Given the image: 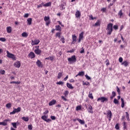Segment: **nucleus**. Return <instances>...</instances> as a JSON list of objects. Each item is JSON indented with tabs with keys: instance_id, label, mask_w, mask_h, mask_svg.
I'll use <instances>...</instances> for the list:
<instances>
[{
	"instance_id": "5",
	"label": "nucleus",
	"mask_w": 130,
	"mask_h": 130,
	"mask_svg": "<svg viewBox=\"0 0 130 130\" xmlns=\"http://www.w3.org/2000/svg\"><path fill=\"white\" fill-rule=\"evenodd\" d=\"M97 101H101L102 103L106 102V101H108V98L106 97L101 96L98 99Z\"/></svg>"
},
{
	"instance_id": "56",
	"label": "nucleus",
	"mask_w": 130,
	"mask_h": 130,
	"mask_svg": "<svg viewBox=\"0 0 130 130\" xmlns=\"http://www.w3.org/2000/svg\"><path fill=\"white\" fill-rule=\"evenodd\" d=\"M85 78H86V79H87V80H91V77H89V76H88V75H85Z\"/></svg>"
},
{
	"instance_id": "38",
	"label": "nucleus",
	"mask_w": 130,
	"mask_h": 130,
	"mask_svg": "<svg viewBox=\"0 0 130 130\" xmlns=\"http://www.w3.org/2000/svg\"><path fill=\"white\" fill-rule=\"evenodd\" d=\"M81 109H82V107H81V106H78L76 108V110L77 111H79V110H81Z\"/></svg>"
},
{
	"instance_id": "15",
	"label": "nucleus",
	"mask_w": 130,
	"mask_h": 130,
	"mask_svg": "<svg viewBox=\"0 0 130 130\" xmlns=\"http://www.w3.org/2000/svg\"><path fill=\"white\" fill-rule=\"evenodd\" d=\"M28 56L30 58H35V54L33 52H30L28 54Z\"/></svg>"
},
{
	"instance_id": "37",
	"label": "nucleus",
	"mask_w": 130,
	"mask_h": 130,
	"mask_svg": "<svg viewBox=\"0 0 130 130\" xmlns=\"http://www.w3.org/2000/svg\"><path fill=\"white\" fill-rule=\"evenodd\" d=\"M61 35V33L58 32L56 34V37H58V38H60V36Z\"/></svg>"
},
{
	"instance_id": "40",
	"label": "nucleus",
	"mask_w": 130,
	"mask_h": 130,
	"mask_svg": "<svg viewBox=\"0 0 130 130\" xmlns=\"http://www.w3.org/2000/svg\"><path fill=\"white\" fill-rule=\"evenodd\" d=\"M11 124H12V125H13V126L14 128H17V123L13 122V123H12Z\"/></svg>"
},
{
	"instance_id": "6",
	"label": "nucleus",
	"mask_w": 130,
	"mask_h": 130,
	"mask_svg": "<svg viewBox=\"0 0 130 130\" xmlns=\"http://www.w3.org/2000/svg\"><path fill=\"white\" fill-rule=\"evenodd\" d=\"M42 119L43 120H44V121H46V122H51V119H48V115H44L43 116L41 117Z\"/></svg>"
},
{
	"instance_id": "62",
	"label": "nucleus",
	"mask_w": 130,
	"mask_h": 130,
	"mask_svg": "<svg viewBox=\"0 0 130 130\" xmlns=\"http://www.w3.org/2000/svg\"><path fill=\"white\" fill-rule=\"evenodd\" d=\"M102 12H106V8H103L101 9Z\"/></svg>"
},
{
	"instance_id": "45",
	"label": "nucleus",
	"mask_w": 130,
	"mask_h": 130,
	"mask_svg": "<svg viewBox=\"0 0 130 130\" xmlns=\"http://www.w3.org/2000/svg\"><path fill=\"white\" fill-rule=\"evenodd\" d=\"M61 98L62 100H63L64 101H68V99H67V98H66V96H61Z\"/></svg>"
},
{
	"instance_id": "64",
	"label": "nucleus",
	"mask_w": 130,
	"mask_h": 130,
	"mask_svg": "<svg viewBox=\"0 0 130 130\" xmlns=\"http://www.w3.org/2000/svg\"><path fill=\"white\" fill-rule=\"evenodd\" d=\"M83 85H86V86H88V85H90V83L85 82V83H83Z\"/></svg>"
},
{
	"instance_id": "2",
	"label": "nucleus",
	"mask_w": 130,
	"mask_h": 130,
	"mask_svg": "<svg viewBox=\"0 0 130 130\" xmlns=\"http://www.w3.org/2000/svg\"><path fill=\"white\" fill-rule=\"evenodd\" d=\"M68 60L70 63L72 64L73 62H76L77 61V58H76V55H72L71 57H69Z\"/></svg>"
},
{
	"instance_id": "1",
	"label": "nucleus",
	"mask_w": 130,
	"mask_h": 130,
	"mask_svg": "<svg viewBox=\"0 0 130 130\" xmlns=\"http://www.w3.org/2000/svg\"><path fill=\"white\" fill-rule=\"evenodd\" d=\"M113 24L110 23L107 25V28L106 29L107 31V34L108 35H111L112 31H113Z\"/></svg>"
},
{
	"instance_id": "59",
	"label": "nucleus",
	"mask_w": 130,
	"mask_h": 130,
	"mask_svg": "<svg viewBox=\"0 0 130 130\" xmlns=\"http://www.w3.org/2000/svg\"><path fill=\"white\" fill-rule=\"evenodd\" d=\"M85 52V51L84 50V48H82L81 51H80V53H84Z\"/></svg>"
},
{
	"instance_id": "49",
	"label": "nucleus",
	"mask_w": 130,
	"mask_h": 130,
	"mask_svg": "<svg viewBox=\"0 0 130 130\" xmlns=\"http://www.w3.org/2000/svg\"><path fill=\"white\" fill-rule=\"evenodd\" d=\"M63 94L64 95L65 97H67V95H69V91L66 90V91L64 92Z\"/></svg>"
},
{
	"instance_id": "32",
	"label": "nucleus",
	"mask_w": 130,
	"mask_h": 130,
	"mask_svg": "<svg viewBox=\"0 0 130 130\" xmlns=\"http://www.w3.org/2000/svg\"><path fill=\"white\" fill-rule=\"evenodd\" d=\"M10 84H16L17 85H19L21 84L20 81H12L10 82Z\"/></svg>"
},
{
	"instance_id": "16",
	"label": "nucleus",
	"mask_w": 130,
	"mask_h": 130,
	"mask_svg": "<svg viewBox=\"0 0 130 130\" xmlns=\"http://www.w3.org/2000/svg\"><path fill=\"white\" fill-rule=\"evenodd\" d=\"M87 111L89 113H93V108L92 107V106H89V107L87 109Z\"/></svg>"
},
{
	"instance_id": "47",
	"label": "nucleus",
	"mask_w": 130,
	"mask_h": 130,
	"mask_svg": "<svg viewBox=\"0 0 130 130\" xmlns=\"http://www.w3.org/2000/svg\"><path fill=\"white\" fill-rule=\"evenodd\" d=\"M50 118L52 120H55L56 119V117L54 116H51Z\"/></svg>"
},
{
	"instance_id": "8",
	"label": "nucleus",
	"mask_w": 130,
	"mask_h": 130,
	"mask_svg": "<svg viewBox=\"0 0 130 130\" xmlns=\"http://www.w3.org/2000/svg\"><path fill=\"white\" fill-rule=\"evenodd\" d=\"M107 118H108L109 120L110 121L111 120V117L112 116V113H111L110 110H108L107 112Z\"/></svg>"
},
{
	"instance_id": "4",
	"label": "nucleus",
	"mask_w": 130,
	"mask_h": 130,
	"mask_svg": "<svg viewBox=\"0 0 130 130\" xmlns=\"http://www.w3.org/2000/svg\"><path fill=\"white\" fill-rule=\"evenodd\" d=\"M35 47L36 49H35L34 51L36 54H37V55L41 54L42 51L39 49V46H36Z\"/></svg>"
},
{
	"instance_id": "34",
	"label": "nucleus",
	"mask_w": 130,
	"mask_h": 130,
	"mask_svg": "<svg viewBox=\"0 0 130 130\" xmlns=\"http://www.w3.org/2000/svg\"><path fill=\"white\" fill-rule=\"evenodd\" d=\"M21 36L22 37H28V34L26 32H24L21 34Z\"/></svg>"
},
{
	"instance_id": "58",
	"label": "nucleus",
	"mask_w": 130,
	"mask_h": 130,
	"mask_svg": "<svg viewBox=\"0 0 130 130\" xmlns=\"http://www.w3.org/2000/svg\"><path fill=\"white\" fill-rule=\"evenodd\" d=\"M123 60V59H122V57H120L119 58V62H122V61Z\"/></svg>"
},
{
	"instance_id": "55",
	"label": "nucleus",
	"mask_w": 130,
	"mask_h": 130,
	"mask_svg": "<svg viewBox=\"0 0 130 130\" xmlns=\"http://www.w3.org/2000/svg\"><path fill=\"white\" fill-rule=\"evenodd\" d=\"M28 128L29 129V130H32V125L30 124V125H28V126H27Z\"/></svg>"
},
{
	"instance_id": "54",
	"label": "nucleus",
	"mask_w": 130,
	"mask_h": 130,
	"mask_svg": "<svg viewBox=\"0 0 130 130\" xmlns=\"http://www.w3.org/2000/svg\"><path fill=\"white\" fill-rule=\"evenodd\" d=\"M49 112L48 111V110H46L45 112L43 113V115H45L46 114H48Z\"/></svg>"
},
{
	"instance_id": "60",
	"label": "nucleus",
	"mask_w": 130,
	"mask_h": 130,
	"mask_svg": "<svg viewBox=\"0 0 130 130\" xmlns=\"http://www.w3.org/2000/svg\"><path fill=\"white\" fill-rule=\"evenodd\" d=\"M116 129H119V126H118V124H116L115 125Z\"/></svg>"
},
{
	"instance_id": "48",
	"label": "nucleus",
	"mask_w": 130,
	"mask_h": 130,
	"mask_svg": "<svg viewBox=\"0 0 130 130\" xmlns=\"http://www.w3.org/2000/svg\"><path fill=\"white\" fill-rule=\"evenodd\" d=\"M45 22H46V25L47 26H49V24H50V20H47V21H45Z\"/></svg>"
},
{
	"instance_id": "63",
	"label": "nucleus",
	"mask_w": 130,
	"mask_h": 130,
	"mask_svg": "<svg viewBox=\"0 0 130 130\" xmlns=\"http://www.w3.org/2000/svg\"><path fill=\"white\" fill-rule=\"evenodd\" d=\"M117 91L119 94L120 93V89L117 86Z\"/></svg>"
},
{
	"instance_id": "39",
	"label": "nucleus",
	"mask_w": 130,
	"mask_h": 130,
	"mask_svg": "<svg viewBox=\"0 0 130 130\" xmlns=\"http://www.w3.org/2000/svg\"><path fill=\"white\" fill-rule=\"evenodd\" d=\"M62 77V73L61 72H60L58 74L57 78L58 79H60Z\"/></svg>"
},
{
	"instance_id": "53",
	"label": "nucleus",
	"mask_w": 130,
	"mask_h": 130,
	"mask_svg": "<svg viewBox=\"0 0 130 130\" xmlns=\"http://www.w3.org/2000/svg\"><path fill=\"white\" fill-rule=\"evenodd\" d=\"M113 29H114L115 30H117V29H118V26L116 25H114Z\"/></svg>"
},
{
	"instance_id": "22",
	"label": "nucleus",
	"mask_w": 130,
	"mask_h": 130,
	"mask_svg": "<svg viewBox=\"0 0 130 130\" xmlns=\"http://www.w3.org/2000/svg\"><path fill=\"white\" fill-rule=\"evenodd\" d=\"M61 10L62 11L66 9V3H64L63 4H61L60 5Z\"/></svg>"
},
{
	"instance_id": "12",
	"label": "nucleus",
	"mask_w": 130,
	"mask_h": 130,
	"mask_svg": "<svg viewBox=\"0 0 130 130\" xmlns=\"http://www.w3.org/2000/svg\"><path fill=\"white\" fill-rule=\"evenodd\" d=\"M72 44H75V43H76V42H77V36H76V35H72Z\"/></svg>"
},
{
	"instance_id": "10",
	"label": "nucleus",
	"mask_w": 130,
	"mask_h": 130,
	"mask_svg": "<svg viewBox=\"0 0 130 130\" xmlns=\"http://www.w3.org/2000/svg\"><path fill=\"white\" fill-rule=\"evenodd\" d=\"M83 38H84V32H81L79 36V40H78V43H80L81 42V40H83Z\"/></svg>"
},
{
	"instance_id": "50",
	"label": "nucleus",
	"mask_w": 130,
	"mask_h": 130,
	"mask_svg": "<svg viewBox=\"0 0 130 130\" xmlns=\"http://www.w3.org/2000/svg\"><path fill=\"white\" fill-rule=\"evenodd\" d=\"M5 73H6V71H5V70L0 71V74H1V75H5Z\"/></svg>"
},
{
	"instance_id": "57",
	"label": "nucleus",
	"mask_w": 130,
	"mask_h": 130,
	"mask_svg": "<svg viewBox=\"0 0 130 130\" xmlns=\"http://www.w3.org/2000/svg\"><path fill=\"white\" fill-rule=\"evenodd\" d=\"M28 17H29V14H28V13H26L24 15V18H28Z\"/></svg>"
},
{
	"instance_id": "31",
	"label": "nucleus",
	"mask_w": 130,
	"mask_h": 130,
	"mask_svg": "<svg viewBox=\"0 0 130 130\" xmlns=\"http://www.w3.org/2000/svg\"><path fill=\"white\" fill-rule=\"evenodd\" d=\"M123 15V13H122V10H120L118 13V16H119L120 17V18H121V16Z\"/></svg>"
},
{
	"instance_id": "35",
	"label": "nucleus",
	"mask_w": 130,
	"mask_h": 130,
	"mask_svg": "<svg viewBox=\"0 0 130 130\" xmlns=\"http://www.w3.org/2000/svg\"><path fill=\"white\" fill-rule=\"evenodd\" d=\"M88 97L90 99H94V97L93 96V95H92V93H91V92H89Z\"/></svg>"
},
{
	"instance_id": "52",
	"label": "nucleus",
	"mask_w": 130,
	"mask_h": 130,
	"mask_svg": "<svg viewBox=\"0 0 130 130\" xmlns=\"http://www.w3.org/2000/svg\"><path fill=\"white\" fill-rule=\"evenodd\" d=\"M60 41L62 42V43H64L66 41H64V38L62 37L61 39H60Z\"/></svg>"
},
{
	"instance_id": "33",
	"label": "nucleus",
	"mask_w": 130,
	"mask_h": 130,
	"mask_svg": "<svg viewBox=\"0 0 130 130\" xmlns=\"http://www.w3.org/2000/svg\"><path fill=\"white\" fill-rule=\"evenodd\" d=\"M121 107L122 108H123V107H124V101L123 100V99L121 98Z\"/></svg>"
},
{
	"instance_id": "20",
	"label": "nucleus",
	"mask_w": 130,
	"mask_h": 130,
	"mask_svg": "<svg viewBox=\"0 0 130 130\" xmlns=\"http://www.w3.org/2000/svg\"><path fill=\"white\" fill-rule=\"evenodd\" d=\"M77 120L80 123V124H85V121H84V120L77 118Z\"/></svg>"
},
{
	"instance_id": "61",
	"label": "nucleus",
	"mask_w": 130,
	"mask_h": 130,
	"mask_svg": "<svg viewBox=\"0 0 130 130\" xmlns=\"http://www.w3.org/2000/svg\"><path fill=\"white\" fill-rule=\"evenodd\" d=\"M112 95L113 97H115V95H116L115 92L112 91Z\"/></svg>"
},
{
	"instance_id": "9",
	"label": "nucleus",
	"mask_w": 130,
	"mask_h": 130,
	"mask_svg": "<svg viewBox=\"0 0 130 130\" xmlns=\"http://www.w3.org/2000/svg\"><path fill=\"white\" fill-rule=\"evenodd\" d=\"M40 42V40L36 39L34 41H31V45H38V44H39Z\"/></svg>"
},
{
	"instance_id": "18",
	"label": "nucleus",
	"mask_w": 130,
	"mask_h": 130,
	"mask_svg": "<svg viewBox=\"0 0 130 130\" xmlns=\"http://www.w3.org/2000/svg\"><path fill=\"white\" fill-rule=\"evenodd\" d=\"M56 103V101L55 100H52L50 103H49V106H52V105H54Z\"/></svg>"
},
{
	"instance_id": "17",
	"label": "nucleus",
	"mask_w": 130,
	"mask_h": 130,
	"mask_svg": "<svg viewBox=\"0 0 130 130\" xmlns=\"http://www.w3.org/2000/svg\"><path fill=\"white\" fill-rule=\"evenodd\" d=\"M101 24V21L100 20H98L93 25L94 27H98V26H100Z\"/></svg>"
},
{
	"instance_id": "27",
	"label": "nucleus",
	"mask_w": 130,
	"mask_h": 130,
	"mask_svg": "<svg viewBox=\"0 0 130 130\" xmlns=\"http://www.w3.org/2000/svg\"><path fill=\"white\" fill-rule=\"evenodd\" d=\"M51 2H49L47 3L46 4H44L43 5V7H51Z\"/></svg>"
},
{
	"instance_id": "43",
	"label": "nucleus",
	"mask_w": 130,
	"mask_h": 130,
	"mask_svg": "<svg viewBox=\"0 0 130 130\" xmlns=\"http://www.w3.org/2000/svg\"><path fill=\"white\" fill-rule=\"evenodd\" d=\"M6 40V38H0V41H2V42H5Z\"/></svg>"
},
{
	"instance_id": "3",
	"label": "nucleus",
	"mask_w": 130,
	"mask_h": 130,
	"mask_svg": "<svg viewBox=\"0 0 130 130\" xmlns=\"http://www.w3.org/2000/svg\"><path fill=\"white\" fill-rule=\"evenodd\" d=\"M7 57H9V58H12L13 59V60H16V56L15 55L9 52V51L7 50Z\"/></svg>"
},
{
	"instance_id": "23",
	"label": "nucleus",
	"mask_w": 130,
	"mask_h": 130,
	"mask_svg": "<svg viewBox=\"0 0 130 130\" xmlns=\"http://www.w3.org/2000/svg\"><path fill=\"white\" fill-rule=\"evenodd\" d=\"M27 21V24L30 26L32 24V18H28Z\"/></svg>"
},
{
	"instance_id": "30",
	"label": "nucleus",
	"mask_w": 130,
	"mask_h": 130,
	"mask_svg": "<svg viewBox=\"0 0 130 130\" xmlns=\"http://www.w3.org/2000/svg\"><path fill=\"white\" fill-rule=\"evenodd\" d=\"M122 64L124 66V67H127L128 66V62L127 61H124L122 63Z\"/></svg>"
},
{
	"instance_id": "7",
	"label": "nucleus",
	"mask_w": 130,
	"mask_h": 130,
	"mask_svg": "<svg viewBox=\"0 0 130 130\" xmlns=\"http://www.w3.org/2000/svg\"><path fill=\"white\" fill-rule=\"evenodd\" d=\"M21 111V107H18L17 109H14L13 111L10 112V114H15L16 113H19Z\"/></svg>"
},
{
	"instance_id": "28",
	"label": "nucleus",
	"mask_w": 130,
	"mask_h": 130,
	"mask_svg": "<svg viewBox=\"0 0 130 130\" xmlns=\"http://www.w3.org/2000/svg\"><path fill=\"white\" fill-rule=\"evenodd\" d=\"M84 75H85V72H84V71L79 72V73L78 74V76H80V77H83Z\"/></svg>"
},
{
	"instance_id": "44",
	"label": "nucleus",
	"mask_w": 130,
	"mask_h": 130,
	"mask_svg": "<svg viewBox=\"0 0 130 130\" xmlns=\"http://www.w3.org/2000/svg\"><path fill=\"white\" fill-rule=\"evenodd\" d=\"M123 128L124 129H126V123L125 121L123 122Z\"/></svg>"
},
{
	"instance_id": "46",
	"label": "nucleus",
	"mask_w": 130,
	"mask_h": 130,
	"mask_svg": "<svg viewBox=\"0 0 130 130\" xmlns=\"http://www.w3.org/2000/svg\"><path fill=\"white\" fill-rule=\"evenodd\" d=\"M113 103L115 104H118V101H117V100L116 99H114Z\"/></svg>"
},
{
	"instance_id": "11",
	"label": "nucleus",
	"mask_w": 130,
	"mask_h": 130,
	"mask_svg": "<svg viewBox=\"0 0 130 130\" xmlns=\"http://www.w3.org/2000/svg\"><path fill=\"white\" fill-rule=\"evenodd\" d=\"M8 121H9V119H5L3 122H0V125H8Z\"/></svg>"
},
{
	"instance_id": "14",
	"label": "nucleus",
	"mask_w": 130,
	"mask_h": 130,
	"mask_svg": "<svg viewBox=\"0 0 130 130\" xmlns=\"http://www.w3.org/2000/svg\"><path fill=\"white\" fill-rule=\"evenodd\" d=\"M14 67L18 68H20L21 67V63L20 62V61H17L15 63H14Z\"/></svg>"
},
{
	"instance_id": "36",
	"label": "nucleus",
	"mask_w": 130,
	"mask_h": 130,
	"mask_svg": "<svg viewBox=\"0 0 130 130\" xmlns=\"http://www.w3.org/2000/svg\"><path fill=\"white\" fill-rule=\"evenodd\" d=\"M45 21H49L50 20V18L49 16H45L44 19Z\"/></svg>"
},
{
	"instance_id": "19",
	"label": "nucleus",
	"mask_w": 130,
	"mask_h": 130,
	"mask_svg": "<svg viewBox=\"0 0 130 130\" xmlns=\"http://www.w3.org/2000/svg\"><path fill=\"white\" fill-rule=\"evenodd\" d=\"M75 16L76 18H80L81 17V12L79 10H77L75 13Z\"/></svg>"
},
{
	"instance_id": "41",
	"label": "nucleus",
	"mask_w": 130,
	"mask_h": 130,
	"mask_svg": "<svg viewBox=\"0 0 130 130\" xmlns=\"http://www.w3.org/2000/svg\"><path fill=\"white\" fill-rule=\"evenodd\" d=\"M6 106L7 108H11L12 104L11 103H8L7 104H6Z\"/></svg>"
},
{
	"instance_id": "21",
	"label": "nucleus",
	"mask_w": 130,
	"mask_h": 130,
	"mask_svg": "<svg viewBox=\"0 0 130 130\" xmlns=\"http://www.w3.org/2000/svg\"><path fill=\"white\" fill-rule=\"evenodd\" d=\"M56 31H61V27L59 25H56L55 26V29Z\"/></svg>"
},
{
	"instance_id": "24",
	"label": "nucleus",
	"mask_w": 130,
	"mask_h": 130,
	"mask_svg": "<svg viewBox=\"0 0 130 130\" xmlns=\"http://www.w3.org/2000/svg\"><path fill=\"white\" fill-rule=\"evenodd\" d=\"M7 31L8 33L12 32V27L11 26H8L7 27Z\"/></svg>"
},
{
	"instance_id": "51",
	"label": "nucleus",
	"mask_w": 130,
	"mask_h": 130,
	"mask_svg": "<svg viewBox=\"0 0 130 130\" xmlns=\"http://www.w3.org/2000/svg\"><path fill=\"white\" fill-rule=\"evenodd\" d=\"M57 85H63V82L62 81H59L56 83Z\"/></svg>"
},
{
	"instance_id": "26",
	"label": "nucleus",
	"mask_w": 130,
	"mask_h": 130,
	"mask_svg": "<svg viewBox=\"0 0 130 130\" xmlns=\"http://www.w3.org/2000/svg\"><path fill=\"white\" fill-rule=\"evenodd\" d=\"M67 86L68 88H69V89H74V87H73V85H72L71 84L67 83Z\"/></svg>"
},
{
	"instance_id": "25",
	"label": "nucleus",
	"mask_w": 130,
	"mask_h": 130,
	"mask_svg": "<svg viewBox=\"0 0 130 130\" xmlns=\"http://www.w3.org/2000/svg\"><path fill=\"white\" fill-rule=\"evenodd\" d=\"M21 119H22V120H24V121H29V117H22L21 118Z\"/></svg>"
},
{
	"instance_id": "13",
	"label": "nucleus",
	"mask_w": 130,
	"mask_h": 130,
	"mask_svg": "<svg viewBox=\"0 0 130 130\" xmlns=\"http://www.w3.org/2000/svg\"><path fill=\"white\" fill-rule=\"evenodd\" d=\"M36 64L39 68H42L43 66L42 65V63H41V61L39 60H38L36 62Z\"/></svg>"
},
{
	"instance_id": "42",
	"label": "nucleus",
	"mask_w": 130,
	"mask_h": 130,
	"mask_svg": "<svg viewBox=\"0 0 130 130\" xmlns=\"http://www.w3.org/2000/svg\"><path fill=\"white\" fill-rule=\"evenodd\" d=\"M43 5H44V4L43 3H41V4L38 5V6H37V8H38V9H39V8H42V7H43Z\"/></svg>"
},
{
	"instance_id": "29",
	"label": "nucleus",
	"mask_w": 130,
	"mask_h": 130,
	"mask_svg": "<svg viewBox=\"0 0 130 130\" xmlns=\"http://www.w3.org/2000/svg\"><path fill=\"white\" fill-rule=\"evenodd\" d=\"M125 114H126V118L127 119V120H128V121H129L130 120L129 114H128V113L127 112H125Z\"/></svg>"
}]
</instances>
